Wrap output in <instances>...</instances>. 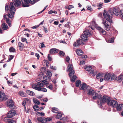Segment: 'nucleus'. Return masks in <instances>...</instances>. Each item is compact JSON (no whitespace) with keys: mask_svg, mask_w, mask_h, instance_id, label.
Returning a JSON list of instances; mask_svg holds the SVG:
<instances>
[{"mask_svg":"<svg viewBox=\"0 0 123 123\" xmlns=\"http://www.w3.org/2000/svg\"><path fill=\"white\" fill-rule=\"evenodd\" d=\"M90 74H93V76H95V74H94L93 71H92V70H91Z\"/></svg>","mask_w":123,"mask_h":123,"instance_id":"59","label":"nucleus"},{"mask_svg":"<svg viewBox=\"0 0 123 123\" xmlns=\"http://www.w3.org/2000/svg\"><path fill=\"white\" fill-rule=\"evenodd\" d=\"M24 100L26 101V102H28L29 103L30 102V100L27 98H26Z\"/></svg>","mask_w":123,"mask_h":123,"instance_id":"51","label":"nucleus"},{"mask_svg":"<svg viewBox=\"0 0 123 123\" xmlns=\"http://www.w3.org/2000/svg\"><path fill=\"white\" fill-rule=\"evenodd\" d=\"M85 63V61H80V65H83Z\"/></svg>","mask_w":123,"mask_h":123,"instance_id":"54","label":"nucleus"},{"mask_svg":"<svg viewBox=\"0 0 123 123\" xmlns=\"http://www.w3.org/2000/svg\"><path fill=\"white\" fill-rule=\"evenodd\" d=\"M33 108L34 110L36 111H38L39 110V106L36 105H34L33 106Z\"/></svg>","mask_w":123,"mask_h":123,"instance_id":"34","label":"nucleus"},{"mask_svg":"<svg viewBox=\"0 0 123 123\" xmlns=\"http://www.w3.org/2000/svg\"><path fill=\"white\" fill-rule=\"evenodd\" d=\"M2 27L4 30H6L8 28V27L6 23H3L2 25Z\"/></svg>","mask_w":123,"mask_h":123,"instance_id":"29","label":"nucleus"},{"mask_svg":"<svg viewBox=\"0 0 123 123\" xmlns=\"http://www.w3.org/2000/svg\"><path fill=\"white\" fill-rule=\"evenodd\" d=\"M110 98L107 96L106 95H104L103 98L102 97L101 99L100 100V102L99 101L97 102V104L99 107H101L102 105V103H105V102H107V103L110 99Z\"/></svg>","mask_w":123,"mask_h":123,"instance_id":"6","label":"nucleus"},{"mask_svg":"<svg viewBox=\"0 0 123 123\" xmlns=\"http://www.w3.org/2000/svg\"><path fill=\"white\" fill-rule=\"evenodd\" d=\"M5 10L6 12V11L9 10L10 12V13H9L8 14L5 15L4 17L6 23L8 24L9 26L10 27L11 26V21L8 18H7V17L12 18L14 17V14L15 11V9L12 2L10 3L9 7L8 5H6L5 6Z\"/></svg>","mask_w":123,"mask_h":123,"instance_id":"1","label":"nucleus"},{"mask_svg":"<svg viewBox=\"0 0 123 123\" xmlns=\"http://www.w3.org/2000/svg\"><path fill=\"white\" fill-rule=\"evenodd\" d=\"M52 111L54 113H57L58 115H63L62 112L61 111H58V109L55 108H53Z\"/></svg>","mask_w":123,"mask_h":123,"instance_id":"17","label":"nucleus"},{"mask_svg":"<svg viewBox=\"0 0 123 123\" xmlns=\"http://www.w3.org/2000/svg\"><path fill=\"white\" fill-rule=\"evenodd\" d=\"M58 52V49L55 48H52L50 49L49 52L50 53L52 54L56 53Z\"/></svg>","mask_w":123,"mask_h":123,"instance_id":"24","label":"nucleus"},{"mask_svg":"<svg viewBox=\"0 0 123 123\" xmlns=\"http://www.w3.org/2000/svg\"><path fill=\"white\" fill-rule=\"evenodd\" d=\"M55 118L56 119H59L61 120H67V117H63L62 116H56Z\"/></svg>","mask_w":123,"mask_h":123,"instance_id":"25","label":"nucleus"},{"mask_svg":"<svg viewBox=\"0 0 123 123\" xmlns=\"http://www.w3.org/2000/svg\"><path fill=\"white\" fill-rule=\"evenodd\" d=\"M13 116H7L4 119V121L7 123H16V122L13 120H12L10 118L13 117Z\"/></svg>","mask_w":123,"mask_h":123,"instance_id":"11","label":"nucleus"},{"mask_svg":"<svg viewBox=\"0 0 123 123\" xmlns=\"http://www.w3.org/2000/svg\"><path fill=\"white\" fill-rule=\"evenodd\" d=\"M90 87L89 85H87L86 83H83L80 86V90H82L84 92H87L88 90L90 89Z\"/></svg>","mask_w":123,"mask_h":123,"instance_id":"9","label":"nucleus"},{"mask_svg":"<svg viewBox=\"0 0 123 123\" xmlns=\"http://www.w3.org/2000/svg\"><path fill=\"white\" fill-rule=\"evenodd\" d=\"M18 45L19 47L20 50L22 51L24 47V44L20 42H19L18 43Z\"/></svg>","mask_w":123,"mask_h":123,"instance_id":"28","label":"nucleus"},{"mask_svg":"<svg viewBox=\"0 0 123 123\" xmlns=\"http://www.w3.org/2000/svg\"><path fill=\"white\" fill-rule=\"evenodd\" d=\"M120 10L119 8L117 7H114L112 11V10H109L108 11V13H110V14L112 16L113 14L117 16L119 14Z\"/></svg>","mask_w":123,"mask_h":123,"instance_id":"8","label":"nucleus"},{"mask_svg":"<svg viewBox=\"0 0 123 123\" xmlns=\"http://www.w3.org/2000/svg\"><path fill=\"white\" fill-rule=\"evenodd\" d=\"M102 23L106 28V30L108 31H109L110 28V26L108 23V21L103 20Z\"/></svg>","mask_w":123,"mask_h":123,"instance_id":"16","label":"nucleus"},{"mask_svg":"<svg viewBox=\"0 0 123 123\" xmlns=\"http://www.w3.org/2000/svg\"><path fill=\"white\" fill-rule=\"evenodd\" d=\"M92 34V32L90 30H86L84 31V34L82 35L81 37L82 40H79L74 42L73 45L75 47H77L80 44H84V43L82 41H85L87 40L88 37L91 36Z\"/></svg>","mask_w":123,"mask_h":123,"instance_id":"2","label":"nucleus"},{"mask_svg":"<svg viewBox=\"0 0 123 123\" xmlns=\"http://www.w3.org/2000/svg\"><path fill=\"white\" fill-rule=\"evenodd\" d=\"M35 55L37 57V59H39L40 56L38 54L36 53L35 54Z\"/></svg>","mask_w":123,"mask_h":123,"instance_id":"58","label":"nucleus"},{"mask_svg":"<svg viewBox=\"0 0 123 123\" xmlns=\"http://www.w3.org/2000/svg\"><path fill=\"white\" fill-rule=\"evenodd\" d=\"M48 81L47 82V84H45V85H46V87L50 90H52L53 88V86L51 84H48Z\"/></svg>","mask_w":123,"mask_h":123,"instance_id":"31","label":"nucleus"},{"mask_svg":"<svg viewBox=\"0 0 123 123\" xmlns=\"http://www.w3.org/2000/svg\"><path fill=\"white\" fill-rule=\"evenodd\" d=\"M76 53L77 54L79 55H81L83 54V52L82 50L80 49L77 50Z\"/></svg>","mask_w":123,"mask_h":123,"instance_id":"32","label":"nucleus"},{"mask_svg":"<svg viewBox=\"0 0 123 123\" xmlns=\"http://www.w3.org/2000/svg\"><path fill=\"white\" fill-rule=\"evenodd\" d=\"M117 77L116 75L112 73L111 80H115L116 79Z\"/></svg>","mask_w":123,"mask_h":123,"instance_id":"37","label":"nucleus"},{"mask_svg":"<svg viewBox=\"0 0 123 123\" xmlns=\"http://www.w3.org/2000/svg\"><path fill=\"white\" fill-rule=\"evenodd\" d=\"M58 22L57 21H55L54 22V23L55 25H57L58 24Z\"/></svg>","mask_w":123,"mask_h":123,"instance_id":"62","label":"nucleus"},{"mask_svg":"<svg viewBox=\"0 0 123 123\" xmlns=\"http://www.w3.org/2000/svg\"><path fill=\"white\" fill-rule=\"evenodd\" d=\"M70 58L68 56H67L66 58V61L68 63H69V62L70 60Z\"/></svg>","mask_w":123,"mask_h":123,"instance_id":"49","label":"nucleus"},{"mask_svg":"<svg viewBox=\"0 0 123 123\" xmlns=\"http://www.w3.org/2000/svg\"><path fill=\"white\" fill-rule=\"evenodd\" d=\"M112 73H106L104 77V80H105L110 81L111 80Z\"/></svg>","mask_w":123,"mask_h":123,"instance_id":"15","label":"nucleus"},{"mask_svg":"<svg viewBox=\"0 0 123 123\" xmlns=\"http://www.w3.org/2000/svg\"><path fill=\"white\" fill-rule=\"evenodd\" d=\"M50 68L54 70H55L56 69V67L55 66H51L50 67Z\"/></svg>","mask_w":123,"mask_h":123,"instance_id":"55","label":"nucleus"},{"mask_svg":"<svg viewBox=\"0 0 123 123\" xmlns=\"http://www.w3.org/2000/svg\"><path fill=\"white\" fill-rule=\"evenodd\" d=\"M26 39L25 38H21V41L23 42L26 41Z\"/></svg>","mask_w":123,"mask_h":123,"instance_id":"57","label":"nucleus"},{"mask_svg":"<svg viewBox=\"0 0 123 123\" xmlns=\"http://www.w3.org/2000/svg\"><path fill=\"white\" fill-rule=\"evenodd\" d=\"M97 29L99 30V32L101 34L105 35L106 34V32L100 27L98 26L97 27Z\"/></svg>","mask_w":123,"mask_h":123,"instance_id":"21","label":"nucleus"},{"mask_svg":"<svg viewBox=\"0 0 123 123\" xmlns=\"http://www.w3.org/2000/svg\"><path fill=\"white\" fill-rule=\"evenodd\" d=\"M41 48L44 47L45 45L43 43H41Z\"/></svg>","mask_w":123,"mask_h":123,"instance_id":"61","label":"nucleus"},{"mask_svg":"<svg viewBox=\"0 0 123 123\" xmlns=\"http://www.w3.org/2000/svg\"><path fill=\"white\" fill-rule=\"evenodd\" d=\"M26 101H25L24 100L22 102V104L24 106H25V105L26 104Z\"/></svg>","mask_w":123,"mask_h":123,"instance_id":"60","label":"nucleus"},{"mask_svg":"<svg viewBox=\"0 0 123 123\" xmlns=\"http://www.w3.org/2000/svg\"><path fill=\"white\" fill-rule=\"evenodd\" d=\"M39 26V25H35L31 27L32 29H36Z\"/></svg>","mask_w":123,"mask_h":123,"instance_id":"52","label":"nucleus"},{"mask_svg":"<svg viewBox=\"0 0 123 123\" xmlns=\"http://www.w3.org/2000/svg\"><path fill=\"white\" fill-rule=\"evenodd\" d=\"M7 83L8 84L9 86L10 85H12V82L10 81H9L8 80H7Z\"/></svg>","mask_w":123,"mask_h":123,"instance_id":"56","label":"nucleus"},{"mask_svg":"<svg viewBox=\"0 0 123 123\" xmlns=\"http://www.w3.org/2000/svg\"><path fill=\"white\" fill-rule=\"evenodd\" d=\"M88 92L87 93V94L88 95H91L92 96L93 95V94L95 93L94 90L91 87H90V89L88 90Z\"/></svg>","mask_w":123,"mask_h":123,"instance_id":"18","label":"nucleus"},{"mask_svg":"<svg viewBox=\"0 0 123 123\" xmlns=\"http://www.w3.org/2000/svg\"><path fill=\"white\" fill-rule=\"evenodd\" d=\"M26 92L28 94L32 96H34L35 95V93L33 92L28 90H26Z\"/></svg>","mask_w":123,"mask_h":123,"instance_id":"27","label":"nucleus"},{"mask_svg":"<svg viewBox=\"0 0 123 123\" xmlns=\"http://www.w3.org/2000/svg\"><path fill=\"white\" fill-rule=\"evenodd\" d=\"M46 73L47 76L46 75L44 76L43 78L44 80L42 81V82H43L44 84H47V82L50 80V77L52 74V73L49 70H47Z\"/></svg>","mask_w":123,"mask_h":123,"instance_id":"5","label":"nucleus"},{"mask_svg":"<svg viewBox=\"0 0 123 123\" xmlns=\"http://www.w3.org/2000/svg\"><path fill=\"white\" fill-rule=\"evenodd\" d=\"M17 115L16 111L14 110H12L8 112L6 115Z\"/></svg>","mask_w":123,"mask_h":123,"instance_id":"20","label":"nucleus"},{"mask_svg":"<svg viewBox=\"0 0 123 123\" xmlns=\"http://www.w3.org/2000/svg\"><path fill=\"white\" fill-rule=\"evenodd\" d=\"M103 75V74L99 73L97 74L96 76V77L98 79L102 77Z\"/></svg>","mask_w":123,"mask_h":123,"instance_id":"38","label":"nucleus"},{"mask_svg":"<svg viewBox=\"0 0 123 123\" xmlns=\"http://www.w3.org/2000/svg\"><path fill=\"white\" fill-rule=\"evenodd\" d=\"M44 113H42L41 112H37V115H44Z\"/></svg>","mask_w":123,"mask_h":123,"instance_id":"43","label":"nucleus"},{"mask_svg":"<svg viewBox=\"0 0 123 123\" xmlns=\"http://www.w3.org/2000/svg\"><path fill=\"white\" fill-rule=\"evenodd\" d=\"M13 2H14V4L16 6H18L21 5V2L19 0H12Z\"/></svg>","mask_w":123,"mask_h":123,"instance_id":"23","label":"nucleus"},{"mask_svg":"<svg viewBox=\"0 0 123 123\" xmlns=\"http://www.w3.org/2000/svg\"><path fill=\"white\" fill-rule=\"evenodd\" d=\"M87 8L88 10H89L91 11H92V9L91 8V6H87Z\"/></svg>","mask_w":123,"mask_h":123,"instance_id":"48","label":"nucleus"},{"mask_svg":"<svg viewBox=\"0 0 123 123\" xmlns=\"http://www.w3.org/2000/svg\"><path fill=\"white\" fill-rule=\"evenodd\" d=\"M92 99H96L98 98L99 100L101 99L102 96L100 94H98L96 92L95 93L93 94V95L92 96Z\"/></svg>","mask_w":123,"mask_h":123,"instance_id":"13","label":"nucleus"},{"mask_svg":"<svg viewBox=\"0 0 123 123\" xmlns=\"http://www.w3.org/2000/svg\"><path fill=\"white\" fill-rule=\"evenodd\" d=\"M33 101L34 103L36 105H39L40 104V102L36 98L33 99Z\"/></svg>","mask_w":123,"mask_h":123,"instance_id":"33","label":"nucleus"},{"mask_svg":"<svg viewBox=\"0 0 123 123\" xmlns=\"http://www.w3.org/2000/svg\"><path fill=\"white\" fill-rule=\"evenodd\" d=\"M15 48L12 47H10L9 49V51L10 52H15Z\"/></svg>","mask_w":123,"mask_h":123,"instance_id":"40","label":"nucleus"},{"mask_svg":"<svg viewBox=\"0 0 123 123\" xmlns=\"http://www.w3.org/2000/svg\"><path fill=\"white\" fill-rule=\"evenodd\" d=\"M91 25L93 26L96 27L97 24H96L95 22L94 21H92L91 23Z\"/></svg>","mask_w":123,"mask_h":123,"instance_id":"42","label":"nucleus"},{"mask_svg":"<svg viewBox=\"0 0 123 123\" xmlns=\"http://www.w3.org/2000/svg\"><path fill=\"white\" fill-rule=\"evenodd\" d=\"M117 102L115 100H111L110 99L109 101L107 103V104L109 106H112L113 107L116 108L117 105Z\"/></svg>","mask_w":123,"mask_h":123,"instance_id":"12","label":"nucleus"},{"mask_svg":"<svg viewBox=\"0 0 123 123\" xmlns=\"http://www.w3.org/2000/svg\"><path fill=\"white\" fill-rule=\"evenodd\" d=\"M22 2V6L24 7L30 6L29 4L30 3L29 0H21ZM30 3L33 4L36 2L35 0H30Z\"/></svg>","mask_w":123,"mask_h":123,"instance_id":"7","label":"nucleus"},{"mask_svg":"<svg viewBox=\"0 0 123 123\" xmlns=\"http://www.w3.org/2000/svg\"><path fill=\"white\" fill-rule=\"evenodd\" d=\"M65 26L69 28H70V26L68 23H67V24H65Z\"/></svg>","mask_w":123,"mask_h":123,"instance_id":"53","label":"nucleus"},{"mask_svg":"<svg viewBox=\"0 0 123 123\" xmlns=\"http://www.w3.org/2000/svg\"><path fill=\"white\" fill-rule=\"evenodd\" d=\"M7 99L5 93L0 91V101H3Z\"/></svg>","mask_w":123,"mask_h":123,"instance_id":"14","label":"nucleus"},{"mask_svg":"<svg viewBox=\"0 0 123 123\" xmlns=\"http://www.w3.org/2000/svg\"><path fill=\"white\" fill-rule=\"evenodd\" d=\"M13 56L12 55H10L9 58L8 59L7 62H9L11 60L13 59Z\"/></svg>","mask_w":123,"mask_h":123,"instance_id":"46","label":"nucleus"},{"mask_svg":"<svg viewBox=\"0 0 123 123\" xmlns=\"http://www.w3.org/2000/svg\"><path fill=\"white\" fill-rule=\"evenodd\" d=\"M48 59L49 61H51L52 60V58L50 55L49 54H48Z\"/></svg>","mask_w":123,"mask_h":123,"instance_id":"47","label":"nucleus"},{"mask_svg":"<svg viewBox=\"0 0 123 123\" xmlns=\"http://www.w3.org/2000/svg\"><path fill=\"white\" fill-rule=\"evenodd\" d=\"M74 6L72 5H69L68 6V9L69 10H70L71 9L74 8Z\"/></svg>","mask_w":123,"mask_h":123,"instance_id":"50","label":"nucleus"},{"mask_svg":"<svg viewBox=\"0 0 123 123\" xmlns=\"http://www.w3.org/2000/svg\"><path fill=\"white\" fill-rule=\"evenodd\" d=\"M110 13H108V12L107 13L104 11L103 13V15L107 20L109 22H111L112 21L111 16H110Z\"/></svg>","mask_w":123,"mask_h":123,"instance_id":"10","label":"nucleus"},{"mask_svg":"<svg viewBox=\"0 0 123 123\" xmlns=\"http://www.w3.org/2000/svg\"><path fill=\"white\" fill-rule=\"evenodd\" d=\"M120 16L122 19H123V13L120 14Z\"/></svg>","mask_w":123,"mask_h":123,"instance_id":"64","label":"nucleus"},{"mask_svg":"<svg viewBox=\"0 0 123 123\" xmlns=\"http://www.w3.org/2000/svg\"><path fill=\"white\" fill-rule=\"evenodd\" d=\"M37 120L39 122L42 123H45V118H43L41 117H38L37 118Z\"/></svg>","mask_w":123,"mask_h":123,"instance_id":"26","label":"nucleus"},{"mask_svg":"<svg viewBox=\"0 0 123 123\" xmlns=\"http://www.w3.org/2000/svg\"><path fill=\"white\" fill-rule=\"evenodd\" d=\"M43 84H44V83L43 82H42V83L40 82H38L36 84H33L32 86V88L38 91H41L43 92H46L47 90L45 88H42L41 87L44 86Z\"/></svg>","mask_w":123,"mask_h":123,"instance_id":"4","label":"nucleus"},{"mask_svg":"<svg viewBox=\"0 0 123 123\" xmlns=\"http://www.w3.org/2000/svg\"><path fill=\"white\" fill-rule=\"evenodd\" d=\"M106 41L108 43H112L114 42V38H111V39H108V40H106Z\"/></svg>","mask_w":123,"mask_h":123,"instance_id":"35","label":"nucleus"},{"mask_svg":"<svg viewBox=\"0 0 123 123\" xmlns=\"http://www.w3.org/2000/svg\"><path fill=\"white\" fill-rule=\"evenodd\" d=\"M18 94L19 95L22 97H25L26 96L25 93L24 92L22 91H20L18 93Z\"/></svg>","mask_w":123,"mask_h":123,"instance_id":"30","label":"nucleus"},{"mask_svg":"<svg viewBox=\"0 0 123 123\" xmlns=\"http://www.w3.org/2000/svg\"><path fill=\"white\" fill-rule=\"evenodd\" d=\"M92 68V67L90 66H87L85 67V69L87 71H89Z\"/></svg>","mask_w":123,"mask_h":123,"instance_id":"39","label":"nucleus"},{"mask_svg":"<svg viewBox=\"0 0 123 123\" xmlns=\"http://www.w3.org/2000/svg\"><path fill=\"white\" fill-rule=\"evenodd\" d=\"M73 67L71 64H69L67 67V71L69 72L68 75L70 77L71 81L73 82L75 81L77 77L74 75L75 72Z\"/></svg>","mask_w":123,"mask_h":123,"instance_id":"3","label":"nucleus"},{"mask_svg":"<svg viewBox=\"0 0 123 123\" xmlns=\"http://www.w3.org/2000/svg\"><path fill=\"white\" fill-rule=\"evenodd\" d=\"M116 108L117 111H120L123 108V104H118L117 103V105Z\"/></svg>","mask_w":123,"mask_h":123,"instance_id":"22","label":"nucleus"},{"mask_svg":"<svg viewBox=\"0 0 123 123\" xmlns=\"http://www.w3.org/2000/svg\"><path fill=\"white\" fill-rule=\"evenodd\" d=\"M59 54L60 55L64 56L65 55V53L62 51H60L59 53Z\"/></svg>","mask_w":123,"mask_h":123,"instance_id":"45","label":"nucleus"},{"mask_svg":"<svg viewBox=\"0 0 123 123\" xmlns=\"http://www.w3.org/2000/svg\"><path fill=\"white\" fill-rule=\"evenodd\" d=\"M104 1L105 3H107L110 2L111 0H104Z\"/></svg>","mask_w":123,"mask_h":123,"instance_id":"63","label":"nucleus"},{"mask_svg":"<svg viewBox=\"0 0 123 123\" xmlns=\"http://www.w3.org/2000/svg\"><path fill=\"white\" fill-rule=\"evenodd\" d=\"M45 119L46 123L48 121H51L52 120V118L50 117H47L46 118H45Z\"/></svg>","mask_w":123,"mask_h":123,"instance_id":"41","label":"nucleus"},{"mask_svg":"<svg viewBox=\"0 0 123 123\" xmlns=\"http://www.w3.org/2000/svg\"><path fill=\"white\" fill-rule=\"evenodd\" d=\"M7 106L9 107H12L13 106V101L11 99L8 100L7 101Z\"/></svg>","mask_w":123,"mask_h":123,"instance_id":"19","label":"nucleus"},{"mask_svg":"<svg viewBox=\"0 0 123 123\" xmlns=\"http://www.w3.org/2000/svg\"><path fill=\"white\" fill-rule=\"evenodd\" d=\"M123 79V76L122 75H120L119 76L118 78V80L120 81L122 80Z\"/></svg>","mask_w":123,"mask_h":123,"instance_id":"44","label":"nucleus"},{"mask_svg":"<svg viewBox=\"0 0 123 123\" xmlns=\"http://www.w3.org/2000/svg\"><path fill=\"white\" fill-rule=\"evenodd\" d=\"M81 82L80 80H77L75 82L76 86L77 87H78L81 84Z\"/></svg>","mask_w":123,"mask_h":123,"instance_id":"36","label":"nucleus"}]
</instances>
